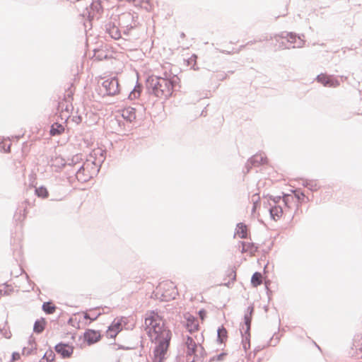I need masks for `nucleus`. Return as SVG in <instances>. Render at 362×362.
Returning <instances> with one entry per match:
<instances>
[{
	"instance_id": "obj_1",
	"label": "nucleus",
	"mask_w": 362,
	"mask_h": 362,
	"mask_svg": "<svg viewBox=\"0 0 362 362\" xmlns=\"http://www.w3.org/2000/svg\"><path fill=\"white\" fill-rule=\"evenodd\" d=\"M145 325L147 327H151L149 332L152 329L156 335L155 343L156 345L153 351V362H163L170 345L172 337L171 331L165 327L164 323H161L160 320L157 322V320L153 317H146Z\"/></svg>"
},
{
	"instance_id": "obj_2",
	"label": "nucleus",
	"mask_w": 362,
	"mask_h": 362,
	"mask_svg": "<svg viewBox=\"0 0 362 362\" xmlns=\"http://www.w3.org/2000/svg\"><path fill=\"white\" fill-rule=\"evenodd\" d=\"M173 78L172 81H165V79H159L156 76H149L146 79V88L150 94L157 98L168 99L176 90L180 81V78Z\"/></svg>"
},
{
	"instance_id": "obj_3",
	"label": "nucleus",
	"mask_w": 362,
	"mask_h": 362,
	"mask_svg": "<svg viewBox=\"0 0 362 362\" xmlns=\"http://www.w3.org/2000/svg\"><path fill=\"white\" fill-rule=\"evenodd\" d=\"M103 160L104 158L101 161L98 160V163H100L99 165L96 163L95 161L92 162V165L95 166L94 168H92V169H93V172L92 173H90L88 170L90 166L89 162L88 161L83 163L78 168V170L76 172V177L77 180L81 182H87L90 177H92L93 174H97L99 172L100 165L103 162Z\"/></svg>"
},
{
	"instance_id": "obj_4",
	"label": "nucleus",
	"mask_w": 362,
	"mask_h": 362,
	"mask_svg": "<svg viewBox=\"0 0 362 362\" xmlns=\"http://www.w3.org/2000/svg\"><path fill=\"white\" fill-rule=\"evenodd\" d=\"M119 25L125 28L123 33L129 35L131 30L136 26L134 16L131 13H124L119 17Z\"/></svg>"
},
{
	"instance_id": "obj_5",
	"label": "nucleus",
	"mask_w": 362,
	"mask_h": 362,
	"mask_svg": "<svg viewBox=\"0 0 362 362\" xmlns=\"http://www.w3.org/2000/svg\"><path fill=\"white\" fill-rule=\"evenodd\" d=\"M102 86L108 95H115L119 93V82L116 77L105 80Z\"/></svg>"
},
{
	"instance_id": "obj_6",
	"label": "nucleus",
	"mask_w": 362,
	"mask_h": 362,
	"mask_svg": "<svg viewBox=\"0 0 362 362\" xmlns=\"http://www.w3.org/2000/svg\"><path fill=\"white\" fill-rule=\"evenodd\" d=\"M54 350L62 358H68L74 353V346H70L69 344L60 342L55 345Z\"/></svg>"
},
{
	"instance_id": "obj_7",
	"label": "nucleus",
	"mask_w": 362,
	"mask_h": 362,
	"mask_svg": "<svg viewBox=\"0 0 362 362\" xmlns=\"http://www.w3.org/2000/svg\"><path fill=\"white\" fill-rule=\"evenodd\" d=\"M254 312V307L250 305L247 308L246 312L244 315V325L240 331H245V334H247L246 339H249L250 331L251 327L252 316Z\"/></svg>"
},
{
	"instance_id": "obj_8",
	"label": "nucleus",
	"mask_w": 362,
	"mask_h": 362,
	"mask_svg": "<svg viewBox=\"0 0 362 362\" xmlns=\"http://www.w3.org/2000/svg\"><path fill=\"white\" fill-rule=\"evenodd\" d=\"M83 339L88 345H92L100 340L101 334L99 331L88 329L84 332Z\"/></svg>"
},
{
	"instance_id": "obj_9",
	"label": "nucleus",
	"mask_w": 362,
	"mask_h": 362,
	"mask_svg": "<svg viewBox=\"0 0 362 362\" xmlns=\"http://www.w3.org/2000/svg\"><path fill=\"white\" fill-rule=\"evenodd\" d=\"M316 79L319 83H322L325 86L337 87L339 86L338 80L322 74L317 75Z\"/></svg>"
},
{
	"instance_id": "obj_10",
	"label": "nucleus",
	"mask_w": 362,
	"mask_h": 362,
	"mask_svg": "<svg viewBox=\"0 0 362 362\" xmlns=\"http://www.w3.org/2000/svg\"><path fill=\"white\" fill-rule=\"evenodd\" d=\"M105 28L106 33H107L112 38L118 40L121 37L120 30L115 23L109 22L106 23Z\"/></svg>"
},
{
	"instance_id": "obj_11",
	"label": "nucleus",
	"mask_w": 362,
	"mask_h": 362,
	"mask_svg": "<svg viewBox=\"0 0 362 362\" xmlns=\"http://www.w3.org/2000/svg\"><path fill=\"white\" fill-rule=\"evenodd\" d=\"M170 66V64H168L167 66H163L164 71L160 76H156V77L159 79H165V81H172L174 79L173 78H179V77L175 74H173L171 70H167Z\"/></svg>"
},
{
	"instance_id": "obj_12",
	"label": "nucleus",
	"mask_w": 362,
	"mask_h": 362,
	"mask_svg": "<svg viewBox=\"0 0 362 362\" xmlns=\"http://www.w3.org/2000/svg\"><path fill=\"white\" fill-rule=\"evenodd\" d=\"M186 327L190 333H192V332L198 330L199 323L197 322V318H195L194 317H193L192 315H189L187 318Z\"/></svg>"
},
{
	"instance_id": "obj_13",
	"label": "nucleus",
	"mask_w": 362,
	"mask_h": 362,
	"mask_svg": "<svg viewBox=\"0 0 362 362\" xmlns=\"http://www.w3.org/2000/svg\"><path fill=\"white\" fill-rule=\"evenodd\" d=\"M269 209V214L271 216V218L274 220L279 219L280 217H281L283 214V209L282 207L279 205H272Z\"/></svg>"
},
{
	"instance_id": "obj_14",
	"label": "nucleus",
	"mask_w": 362,
	"mask_h": 362,
	"mask_svg": "<svg viewBox=\"0 0 362 362\" xmlns=\"http://www.w3.org/2000/svg\"><path fill=\"white\" fill-rule=\"evenodd\" d=\"M122 117L129 122H132L136 119V110L133 107H127L122 110Z\"/></svg>"
},
{
	"instance_id": "obj_15",
	"label": "nucleus",
	"mask_w": 362,
	"mask_h": 362,
	"mask_svg": "<svg viewBox=\"0 0 362 362\" xmlns=\"http://www.w3.org/2000/svg\"><path fill=\"white\" fill-rule=\"evenodd\" d=\"M286 36H288L287 41L291 44L296 43V45H293V47H302L305 43L303 40H301L300 37H298V42L296 41V35L293 33H286Z\"/></svg>"
},
{
	"instance_id": "obj_16",
	"label": "nucleus",
	"mask_w": 362,
	"mask_h": 362,
	"mask_svg": "<svg viewBox=\"0 0 362 362\" xmlns=\"http://www.w3.org/2000/svg\"><path fill=\"white\" fill-rule=\"evenodd\" d=\"M249 160L254 166H259V165L264 164L267 162V157L262 153H259L252 156Z\"/></svg>"
},
{
	"instance_id": "obj_17",
	"label": "nucleus",
	"mask_w": 362,
	"mask_h": 362,
	"mask_svg": "<svg viewBox=\"0 0 362 362\" xmlns=\"http://www.w3.org/2000/svg\"><path fill=\"white\" fill-rule=\"evenodd\" d=\"M242 246L241 252L243 253L249 252L253 255L258 250V247L253 243L242 242Z\"/></svg>"
},
{
	"instance_id": "obj_18",
	"label": "nucleus",
	"mask_w": 362,
	"mask_h": 362,
	"mask_svg": "<svg viewBox=\"0 0 362 362\" xmlns=\"http://www.w3.org/2000/svg\"><path fill=\"white\" fill-rule=\"evenodd\" d=\"M64 131V126L59 123L55 122L51 126L49 133L52 136H57L61 134Z\"/></svg>"
},
{
	"instance_id": "obj_19",
	"label": "nucleus",
	"mask_w": 362,
	"mask_h": 362,
	"mask_svg": "<svg viewBox=\"0 0 362 362\" xmlns=\"http://www.w3.org/2000/svg\"><path fill=\"white\" fill-rule=\"evenodd\" d=\"M46 322L44 318L37 320L33 326V331L37 334L42 333L45 327Z\"/></svg>"
},
{
	"instance_id": "obj_20",
	"label": "nucleus",
	"mask_w": 362,
	"mask_h": 362,
	"mask_svg": "<svg viewBox=\"0 0 362 362\" xmlns=\"http://www.w3.org/2000/svg\"><path fill=\"white\" fill-rule=\"evenodd\" d=\"M237 233L239 237L242 239L247 238V226L243 223H238L236 226Z\"/></svg>"
},
{
	"instance_id": "obj_21",
	"label": "nucleus",
	"mask_w": 362,
	"mask_h": 362,
	"mask_svg": "<svg viewBox=\"0 0 362 362\" xmlns=\"http://www.w3.org/2000/svg\"><path fill=\"white\" fill-rule=\"evenodd\" d=\"M227 334V330L223 326L219 327L217 329V341L221 344L223 343L228 337Z\"/></svg>"
},
{
	"instance_id": "obj_22",
	"label": "nucleus",
	"mask_w": 362,
	"mask_h": 362,
	"mask_svg": "<svg viewBox=\"0 0 362 362\" xmlns=\"http://www.w3.org/2000/svg\"><path fill=\"white\" fill-rule=\"evenodd\" d=\"M29 346L23 349V354L29 356L32 354L33 351L36 349V344L35 339L30 337L28 341Z\"/></svg>"
},
{
	"instance_id": "obj_23",
	"label": "nucleus",
	"mask_w": 362,
	"mask_h": 362,
	"mask_svg": "<svg viewBox=\"0 0 362 362\" xmlns=\"http://www.w3.org/2000/svg\"><path fill=\"white\" fill-rule=\"evenodd\" d=\"M52 161V165L57 168L56 170H61L66 165L65 160L60 156L55 157Z\"/></svg>"
},
{
	"instance_id": "obj_24",
	"label": "nucleus",
	"mask_w": 362,
	"mask_h": 362,
	"mask_svg": "<svg viewBox=\"0 0 362 362\" xmlns=\"http://www.w3.org/2000/svg\"><path fill=\"white\" fill-rule=\"evenodd\" d=\"M42 310L46 314L51 315L55 312L57 307L54 305H53L52 302L48 301V302H45L42 304Z\"/></svg>"
},
{
	"instance_id": "obj_25",
	"label": "nucleus",
	"mask_w": 362,
	"mask_h": 362,
	"mask_svg": "<svg viewBox=\"0 0 362 362\" xmlns=\"http://www.w3.org/2000/svg\"><path fill=\"white\" fill-rule=\"evenodd\" d=\"M262 283V275L260 272H255L251 278V284L254 287L261 285Z\"/></svg>"
},
{
	"instance_id": "obj_26",
	"label": "nucleus",
	"mask_w": 362,
	"mask_h": 362,
	"mask_svg": "<svg viewBox=\"0 0 362 362\" xmlns=\"http://www.w3.org/2000/svg\"><path fill=\"white\" fill-rule=\"evenodd\" d=\"M141 92V86L139 83H136V85L134 86V89L130 92L129 94V100H134L140 95Z\"/></svg>"
},
{
	"instance_id": "obj_27",
	"label": "nucleus",
	"mask_w": 362,
	"mask_h": 362,
	"mask_svg": "<svg viewBox=\"0 0 362 362\" xmlns=\"http://www.w3.org/2000/svg\"><path fill=\"white\" fill-rule=\"evenodd\" d=\"M55 354L54 351L49 349L47 350L42 358L40 359V362H52L54 361Z\"/></svg>"
},
{
	"instance_id": "obj_28",
	"label": "nucleus",
	"mask_w": 362,
	"mask_h": 362,
	"mask_svg": "<svg viewBox=\"0 0 362 362\" xmlns=\"http://www.w3.org/2000/svg\"><path fill=\"white\" fill-rule=\"evenodd\" d=\"M303 185L307 188H308L311 191H317L319 188L317 183L313 180H306L303 181Z\"/></svg>"
},
{
	"instance_id": "obj_29",
	"label": "nucleus",
	"mask_w": 362,
	"mask_h": 362,
	"mask_svg": "<svg viewBox=\"0 0 362 362\" xmlns=\"http://www.w3.org/2000/svg\"><path fill=\"white\" fill-rule=\"evenodd\" d=\"M242 335V344L243 349L246 351L250 347V336L248 339H246L247 334L245 333V331H240Z\"/></svg>"
},
{
	"instance_id": "obj_30",
	"label": "nucleus",
	"mask_w": 362,
	"mask_h": 362,
	"mask_svg": "<svg viewBox=\"0 0 362 362\" xmlns=\"http://www.w3.org/2000/svg\"><path fill=\"white\" fill-rule=\"evenodd\" d=\"M35 194L38 197L47 198L49 196V192L46 187L41 186L35 188Z\"/></svg>"
},
{
	"instance_id": "obj_31",
	"label": "nucleus",
	"mask_w": 362,
	"mask_h": 362,
	"mask_svg": "<svg viewBox=\"0 0 362 362\" xmlns=\"http://www.w3.org/2000/svg\"><path fill=\"white\" fill-rule=\"evenodd\" d=\"M187 352H186L187 361H189V360H191V358L193 356L197 354V352L198 351V350H197V347H190V348H187Z\"/></svg>"
},
{
	"instance_id": "obj_32",
	"label": "nucleus",
	"mask_w": 362,
	"mask_h": 362,
	"mask_svg": "<svg viewBox=\"0 0 362 362\" xmlns=\"http://www.w3.org/2000/svg\"><path fill=\"white\" fill-rule=\"evenodd\" d=\"M185 346L187 348L190 347H197V344L194 341V340L192 339V337L187 336L185 340Z\"/></svg>"
},
{
	"instance_id": "obj_33",
	"label": "nucleus",
	"mask_w": 362,
	"mask_h": 362,
	"mask_svg": "<svg viewBox=\"0 0 362 362\" xmlns=\"http://www.w3.org/2000/svg\"><path fill=\"white\" fill-rule=\"evenodd\" d=\"M247 45V44L245 45H240V47L238 49H233L232 51H226V50H222V49H219V52H221V53H223V54H233V53H239L242 49H243Z\"/></svg>"
},
{
	"instance_id": "obj_34",
	"label": "nucleus",
	"mask_w": 362,
	"mask_h": 362,
	"mask_svg": "<svg viewBox=\"0 0 362 362\" xmlns=\"http://www.w3.org/2000/svg\"><path fill=\"white\" fill-rule=\"evenodd\" d=\"M109 327L112 329H115V330H119V332L122 329V320H118L117 321H116V320H115Z\"/></svg>"
},
{
	"instance_id": "obj_35",
	"label": "nucleus",
	"mask_w": 362,
	"mask_h": 362,
	"mask_svg": "<svg viewBox=\"0 0 362 362\" xmlns=\"http://www.w3.org/2000/svg\"><path fill=\"white\" fill-rule=\"evenodd\" d=\"M90 8L92 10L95 11L98 13H100L103 11V8L99 1L93 2L90 5Z\"/></svg>"
},
{
	"instance_id": "obj_36",
	"label": "nucleus",
	"mask_w": 362,
	"mask_h": 362,
	"mask_svg": "<svg viewBox=\"0 0 362 362\" xmlns=\"http://www.w3.org/2000/svg\"><path fill=\"white\" fill-rule=\"evenodd\" d=\"M119 333V330H115L110 327H108L107 330L106 331V335L109 338H115L117 334Z\"/></svg>"
},
{
	"instance_id": "obj_37",
	"label": "nucleus",
	"mask_w": 362,
	"mask_h": 362,
	"mask_svg": "<svg viewBox=\"0 0 362 362\" xmlns=\"http://www.w3.org/2000/svg\"><path fill=\"white\" fill-rule=\"evenodd\" d=\"M267 197H269V200L274 202V205H276V204L279 203L282 199L281 196H273L268 194Z\"/></svg>"
},
{
	"instance_id": "obj_38",
	"label": "nucleus",
	"mask_w": 362,
	"mask_h": 362,
	"mask_svg": "<svg viewBox=\"0 0 362 362\" xmlns=\"http://www.w3.org/2000/svg\"><path fill=\"white\" fill-rule=\"evenodd\" d=\"M354 346L357 351H359L358 354H360L361 357H362V343L360 344V341H357V340L355 339L354 341Z\"/></svg>"
},
{
	"instance_id": "obj_39",
	"label": "nucleus",
	"mask_w": 362,
	"mask_h": 362,
	"mask_svg": "<svg viewBox=\"0 0 362 362\" xmlns=\"http://www.w3.org/2000/svg\"><path fill=\"white\" fill-rule=\"evenodd\" d=\"M251 202L254 204H259L260 197L258 193L254 194L251 197Z\"/></svg>"
},
{
	"instance_id": "obj_40",
	"label": "nucleus",
	"mask_w": 362,
	"mask_h": 362,
	"mask_svg": "<svg viewBox=\"0 0 362 362\" xmlns=\"http://www.w3.org/2000/svg\"><path fill=\"white\" fill-rule=\"evenodd\" d=\"M293 197L290 194H285L282 196V201L285 205H287L291 200H293Z\"/></svg>"
},
{
	"instance_id": "obj_41",
	"label": "nucleus",
	"mask_w": 362,
	"mask_h": 362,
	"mask_svg": "<svg viewBox=\"0 0 362 362\" xmlns=\"http://www.w3.org/2000/svg\"><path fill=\"white\" fill-rule=\"evenodd\" d=\"M228 276L231 279L232 282H234L236 279V272L235 270L233 269H231L228 270Z\"/></svg>"
},
{
	"instance_id": "obj_42",
	"label": "nucleus",
	"mask_w": 362,
	"mask_h": 362,
	"mask_svg": "<svg viewBox=\"0 0 362 362\" xmlns=\"http://www.w3.org/2000/svg\"><path fill=\"white\" fill-rule=\"evenodd\" d=\"M254 166V165H252V163L250 162V160L248 159L247 162L246 163L245 168L243 169V173L245 174H247L250 172V169Z\"/></svg>"
},
{
	"instance_id": "obj_43",
	"label": "nucleus",
	"mask_w": 362,
	"mask_h": 362,
	"mask_svg": "<svg viewBox=\"0 0 362 362\" xmlns=\"http://www.w3.org/2000/svg\"><path fill=\"white\" fill-rule=\"evenodd\" d=\"M95 57H96V59H98V60H102L104 58H106L107 56L106 55H103V54L102 52H100V51H97V50H95Z\"/></svg>"
},
{
	"instance_id": "obj_44",
	"label": "nucleus",
	"mask_w": 362,
	"mask_h": 362,
	"mask_svg": "<svg viewBox=\"0 0 362 362\" xmlns=\"http://www.w3.org/2000/svg\"><path fill=\"white\" fill-rule=\"evenodd\" d=\"M100 315V313L98 314L97 315H95V317H91V315H90L88 313H85L84 314V318L88 320L89 319L90 321H95L97 320L98 317Z\"/></svg>"
},
{
	"instance_id": "obj_45",
	"label": "nucleus",
	"mask_w": 362,
	"mask_h": 362,
	"mask_svg": "<svg viewBox=\"0 0 362 362\" xmlns=\"http://www.w3.org/2000/svg\"><path fill=\"white\" fill-rule=\"evenodd\" d=\"M8 286L6 284L0 285V293H2L4 292V295H8V292L6 290H5V288Z\"/></svg>"
},
{
	"instance_id": "obj_46",
	"label": "nucleus",
	"mask_w": 362,
	"mask_h": 362,
	"mask_svg": "<svg viewBox=\"0 0 362 362\" xmlns=\"http://www.w3.org/2000/svg\"><path fill=\"white\" fill-rule=\"evenodd\" d=\"M187 362H189V361H187ZM189 362H202V361H201V357H199L198 356V354H196L191 358V360H189Z\"/></svg>"
},
{
	"instance_id": "obj_47",
	"label": "nucleus",
	"mask_w": 362,
	"mask_h": 362,
	"mask_svg": "<svg viewBox=\"0 0 362 362\" xmlns=\"http://www.w3.org/2000/svg\"><path fill=\"white\" fill-rule=\"evenodd\" d=\"M79 160V156L78 155H76L74 156L72 159H71V162L69 163V165H76L77 163L78 162Z\"/></svg>"
},
{
	"instance_id": "obj_48",
	"label": "nucleus",
	"mask_w": 362,
	"mask_h": 362,
	"mask_svg": "<svg viewBox=\"0 0 362 362\" xmlns=\"http://www.w3.org/2000/svg\"><path fill=\"white\" fill-rule=\"evenodd\" d=\"M226 355V353H221L216 356L214 357V360H216L218 361H222L223 359V357Z\"/></svg>"
},
{
	"instance_id": "obj_49",
	"label": "nucleus",
	"mask_w": 362,
	"mask_h": 362,
	"mask_svg": "<svg viewBox=\"0 0 362 362\" xmlns=\"http://www.w3.org/2000/svg\"><path fill=\"white\" fill-rule=\"evenodd\" d=\"M295 196L298 200H301L305 197V194L303 192H298L296 191Z\"/></svg>"
},
{
	"instance_id": "obj_50",
	"label": "nucleus",
	"mask_w": 362,
	"mask_h": 362,
	"mask_svg": "<svg viewBox=\"0 0 362 362\" xmlns=\"http://www.w3.org/2000/svg\"><path fill=\"white\" fill-rule=\"evenodd\" d=\"M20 358V354L17 352H13L12 354L11 361H17Z\"/></svg>"
},
{
	"instance_id": "obj_51",
	"label": "nucleus",
	"mask_w": 362,
	"mask_h": 362,
	"mask_svg": "<svg viewBox=\"0 0 362 362\" xmlns=\"http://www.w3.org/2000/svg\"><path fill=\"white\" fill-rule=\"evenodd\" d=\"M73 120H74L76 123L79 124V123H81V122L82 119H81V117L78 116V117H74Z\"/></svg>"
},
{
	"instance_id": "obj_52",
	"label": "nucleus",
	"mask_w": 362,
	"mask_h": 362,
	"mask_svg": "<svg viewBox=\"0 0 362 362\" xmlns=\"http://www.w3.org/2000/svg\"><path fill=\"white\" fill-rule=\"evenodd\" d=\"M286 32H282L281 34L278 35L277 36L281 38H286L288 39V36H286Z\"/></svg>"
},
{
	"instance_id": "obj_53",
	"label": "nucleus",
	"mask_w": 362,
	"mask_h": 362,
	"mask_svg": "<svg viewBox=\"0 0 362 362\" xmlns=\"http://www.w3.org/2000/svg\"><path fill=\"white\" fill-rule=\"evenodd\" d=\"M19 216H18V214L16 213L15 215H14V218L16 219V220H21V209H19Z\"/></svg>"
},
{
	"instance_id": "obj_54",
	"label": "nucleus",
	"mask_w": 362,
	"mask_h": 362,
	"mask_svg": "<svg viewBox=\"0 0 362 362\" xmlns=\"http://www.w3.org/2000/svg\"><path fill=\"white\" fill-rule=\"evenodd\" d=\"M199 314L200 315V317L203 319L204 317L205 316V311L204 310H202L199 312Z\"/></svg>"
},
{
	"instance_id": "obj_55",
	"label": "nucleus",
	"mask_w": 362,
	"mask_h": 362,
	"mask_svg": "<svg viewBox=\"0 0 362 362\" xmlns=\"http://www.w3.org/2000/svg\"><path fill=\"white\" fill-rule=\"evenodd\" d=\"M204 354H205L204 349V347H203V346H202L200 345V354H201V356H200V357H201V358H202V357H203Z\"/></svg>"
},
{
	"instance_id": "obj_56",
	"label": "nucleus",
	"mask_w": 362,
	"mask_h": 362,
	"mask_svg": "<svg viewBox=\"0 0 362 362\" xmlns=\"http://www.w3.org/2000/svg\"><path fill=\"white\" fill-rule=\"evenodd\" d=\"M4 335V337L7 339H9L11 336V332H8L7 333V332H6L5 333L3 334Z\"/></svg>"
},
{
	"instance_id": "obj_57",
	"label": "nucleus",
	"mask_w": 362,
	"mask_h": 362,
	"mask_svg": "<svg viewBox=\"0 0 362 362\" xmlns=\"http://www.w3.org/2000/svg\"><path fill=\"white\" fill-rule=\"evenodd\" d=\"M177 291H173L172 293L170 295V298L174 299L175 298V295H177Z\"/></svg>"
},
{
	"instance_id": "obj_58",
	"label": "nucleus",
	"mask_w": 362,
	"mask_h": 362,
	"mask_svg": "<svg viewBox=\"0 0 362 362\" xmlns=\"http://www.w3.org/2000/svg\"><path fill=\"white\" fill-rule=\"evenodd\" d=\"M256 42H257V40H251V41L247 42L246 44H247V45H253Z\"/></svg>"
},
{
	"instance_id": "obj_59",
	"label": "nucleus",
	"mask_w": 362,
	"mask_h": 362,
	"mask_svg": "<svg viewBox=\"0 0 362 362\" xmlns=\"http://www.w3.org/2000/svg\"><path fill=\"white\" fill-rule=\"evenodd\" d=\"M258 206H259V204H253V206H252V212H254V211L256 210V209H257V207Z\"/></svg>"
},
{
	"instance_id": "obj_60",
	"label": "nucleus",
	"mask_w": 362,
	"mask_h": 362,
	"mask_svg": "<svg viewBox=\"0 0 362 362\" xmlns=\"http://www.w3.org/2000/svg\"><path fill=\"white\" fill-rule=\"evenodd\" d=\"M162 296H163V300H168V299L167 298V296H166V295L163 294V295H162Z\"/></svg>"
},
{
	"instance_id": "obj_61",
	"label": "nucleus",
	"mask_w": 362,
	"mask_h": 362,
	"mask_svg": "<svg viewBox=\"0 0 362 362\" xmlns=\"http://www.w3.org/2000/svg\"><path fill=\"white\" fill-rule=\"evenodd\" d=\"M23 218H24L25 217V211H26V210H25V207L23 208Z\"/></svg>"
},
{
	"instance_id": "obj_62",
	"label": "nucleus",
	"mask_w": 362,
	"mask_h": 362,
	"mask_svg": "<svg viewBox=\"0 0 362 362\" xmlns=\"http://www.w3.org/2000/svg\"><path fill=\"white\" fill-rule=\"evenodd\" d=\"M6 152H9L10 151V146H8L7 149L5 150Z\"/></svg>"
},
{
	"instance_id": "obj_63",
	"label": "nucleus",
	"mask_w": 362,
	"mask_h": 362,
	"mask_svg": "<svg viewBox=\"0 0 362 362\" xmlns=\"http://www.w3.org/2000/svg\"><path fill=\"white\" fill-rule=\"evenodd\" d=\"M185 36V33H182L181 35H180V37H184Z\"/></svg>"
},
{
	"instance_id": "obj_64",
	"label": "nucleus",
	"mask_w": 362,
	"mask_h": 362,
	"mask_svg": "<svg viewBox=\"0 0 362 362\" xmlns=\"http://www.w3.org/2000/svg\"><path fill=\"white\" fill-rule=\"evenodd\" d=\"M195 65H196V63H195V64L193 65V66H192L193 69H194V70H196V69H198V68L195 67Z\"/></svg>"
}]
</instances>
